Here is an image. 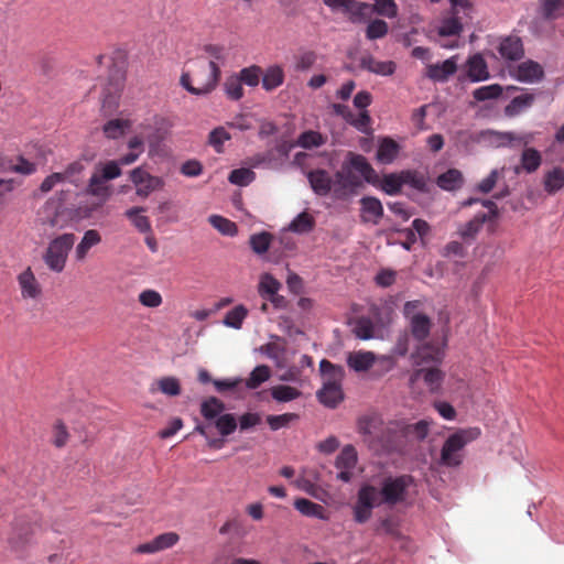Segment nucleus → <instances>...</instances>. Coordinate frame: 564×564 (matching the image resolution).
Wrapping results in <instances>:
<instances>
[{"instance_id": "obj_1", "label": "nucleus", "mask_w": 564, "mask_h": 564, "mask_svg": "<svg viewBox=\"0 0 564 564\" xmlns=\"http://www.w3.org/2000/svg\"><path fill=\"white\" fill-rule=\"evenodd\" d=\"M413 484L414 478L411 475H400L383 477L379 487L371 484L361 485L352 507L354 520L360 524L365 523L371 518L373 508L381 505L393 507L404 502Z\"/></svg>"}, {"instance_id": "obj_2", "label": "nucleus", "mask_w": 564, "mask_h": 564, "mask_svg": "<svg viewBox=\"0 0 564 564\" xmlns=\"http://www.w3.org/2000/svg\"><path fill=\"white\" fill-rule=\"evenodd\" d=\"M220 77L221 69L215 61L197 59L193 73H182L180 84L192 95L206 96L216 89Z\"/></svg>"}, {"instance_id": "obj_3", "label": "nucleus", "mask_w": 564, "mask_h": 564, "mask_svg": "<svg viewBox=\"0 0 564 564\" xmlns=\"http://www.w3.org/2000/svg\"><path fill=\"white\" fill-rule=\"evenodd\" d=\"M432 421L420 420L415 423L401 419L390 421L383 432L388 447L393 451L402 449L411 442H422L430 432Z\"/></svg>"}, {"instance_id": "obj_4", "label": "nucleus", "mask_w": 564, "mask_h": 564, "mask_svg": "<svg viewBox=\"0 0 564 564\" xmlns=\"http://www.w3.org/2000/svg\"><path fill=\"white\" fill-rule=\"evenodd\" d=\"M479 427L459 429L449 435L444 442L440 463L447 467H456L462 464V449L480 436Z\"/></svg>"}, {"instance_id": "obj_5", "label": "nucleus", "mask_w": 564, "mask_h": 564, "mask_svg": "<svg viewBox=\"0 0 564 564\" xmlns=\"http://www.w3.org/2000/svg\"><path fill=\"white\" fill-rule=\"evenodd\" d=\"M76 236L72 232L62 234L48 242L43 253V261L50 271L61 273L66 267L68 254L74 247Z\"/></svg>"}, {"instance_id": "obj_6", "label": "nucleus", "mask_w": 564, "mask_h": 564, "mask_svg": "<svg viewBox=\"0 0 564 564\" xmlns=\"http://www.w3.org/2000/svg\"><path fill=\"white\" fill-rule=\"evenodd\" d=\"M41 530L36 519L18 517L8 538V545L11 552L22 556L33 542V536Z\"/></svg>"}, {"instance_id": "obj_7", "label": "nucleus", "mask_w": 564, "mask_h": 564, "mask_svg": "<svg viewBox=\"0 0 564 564\" xmlns=\"http://www.w3.org/2000/svg\"><path fill=\"white\" fill-rule=\"evenodd\" d=\"M129 178L135 187L139 197L147 198L153 192L164 187V180L160 176L150 174L143 166H138L130 171Z\"/></svg>"}, {"instance_id": "obj_8", "label": "nucleus", "mask_w": 564, "mask_h": 564, "mask_svg": "<svg viewBox=\"0 0 564 564\" xmlns=\"http://www.w3.org/2000/svg\"><path fill=\"white\" fill-rule=\"evenodd\" d=\"M361 184L360 176L344 162L341 169L335 173L334 196L336 198H346L354 194Z\"/></svg>"}, {"instance_id": "obj_9", "label": "nucleus", "mask_w": 564, "mask_h": 564, "mask_svg": "<svg viewBox=\"0 0 564 564\" xmlns=\"http://www.w3.org/2000/svg\"><path fill=\"white\" fill-rule=\"evenodd\" d=\"M444 358V349L435 340L420 344L411 355L415 366L430 367L437 366Z\"/></svg>"}, {"instance_id": "obj_10", "label": "nucleus", "mask_w": 564, "mask_h": 564, "mask_svg": "<svg viewBox=\"0 0 564 564\" xmlns=\"http://www.w3.org/2000/svg\"><path fill=\"white\" fill-rule=\"evenodd\" d=\"M509 74L513 79L524 84H538L545 77L543 66L533 59H527L511 67Z\"/></svg>"}, {"instance_id": "obj_11", "label": "nucleus", "mask_w": 564, "mask_h": 564, "mask_svg": "<svg viewBox=\"0 0 564 564\" xmlns=\"http://www.w3.org/2000/svg\"><path fill=\"white\" fill-rule=\"evenodd\" d=\"M17 282L23 300L39 301L42 297L43 288L31 267L25 268L18 274Z\"/></svg>"}, {"instance_id": "obj_12", "label": "nucleus", "mask_w": 564, "mask_h": 564, "mask_svg": "<svg viewBox=\"0 0 564 564\" xmlns=\"http://www.w3.org/2000/svg\"><path fill=\"white\" fill-rule=\"evenodd\" d=\"M307 180L313 192L318 196H327L334 192V180L329 173L323 169L312 170L307 173Z\"/></svg>"}, {"instance_id": "obj_13", "label": "nucleus", "mask_w": 564, "mask_h": 564, "mask_svg": "<svg viewBox=\"0 0 564 564\" xmlns=\"http://www.w3.org/2000/svg\"><path fill=\"white\" fill-rule=\"evenodd\" d=\"M500 56L508 61H519L524 56L522 40L518 35H508L498 45Z\"/></svg>"}, {"instance_id": "obj_14", "label": "nucleus", "mask_w": 564, "mask_h": 564, "mask_svg": "<svg viewBox=\"0 0 564 564\" xmlns=\"http://www.w3.org/2000/svg\"><path fill=\"white\" fill-rule=\"evenodd\" d=\"M361 221L378 225L383 216V207L377 197L365 196L360 199Z\"/></svg>"}, {"instance_id": "obj_15", "label": "nucleus", "mask_w": 564, "mask_h": 564, "mask_svg": "<svg viewBox=\"0 0 564 564\" xmlns=\"http://www.w3.org/2000/svg\"><path fill=\"white\" fill-rule=\"evenodd\" d=\"M414 379H423L431 392H438L445 373L437 366L422 367L413 373Z\"/></svg>"}, {"instance_id": "obj_16", "label": "nucleus", "mask_w": 564, "mask_h": 564, "mask_svg": "<svg viewBox=\"0 0 564 564\" xmlns=\"http://www.w3.org/2000/svg\"><path fill=\"white\" fill-rule=\"evenodd\" d=\"M457 70V63L455 57H451L443 63L430 64L426 67L425 76L433 82H446L449 76L454 75Z\"/></svg>"}, {"instance_id": "obj_17", "label": "nucleus", "mask_w": 564, "mask_h": 564, "mask_svg": "<svg viewBox=\"0 0 564 564\" xmlns=\"http://www.w3.org/2000/svg\"><path fill=\"white\" fill-rule=\"evenodd\" d=\"M360 67L380 76H391L397 69L393 61H378L372 55H364L360 58Z\"/></svg>"}, {"instance_id": "obj_18", "label": "nucleus", "mask_w": 564, "mask_h": 564, "mask_svg": "<svg viewBox=\"0 0 564 564\" xmlns=\"http://www.w3.org/2000/svg\"><path fill=\"white\" fill-rule=\"evenodd\" d=\"M319 371L323 378V386H341L345 378L343 366L335 365L327 359L319 362Z\"/></svg>"}, {"instance_id": "obj_19", "label": "nucleus", "mask_w": 564, "mask_h": 564, "mask_svg": "<svg viewBox=\"0 0 564 564\" xmlns=\"http://www.w3.org/2000/svg\"><path fill=\"white\" fill-rule=\"evenodd\" d=\"M542 163L541 153L534 148H525L520 156V164L514 166V173L521 174L525 172L528 174L534 173Z\"/></svg>"}, {"instance_id": "obj_20", "label": "nucleus", "mask_w": 564, "mask_h": 564, "mask_svg": "<svg viewBox=\"0 0 564 564\" xmlns=\"http://www.w3.org/2000/svg\"><path fill=\"white\" fill-rule=\"evenodd\" d=\"M432 322L425 314H414L410 319L411 336L419 343L424 341L431 333Z\"/></svg>"}, {"instance_id": "obj_21", "label": "nucleus", "mask_w": 564, "mask_h": 564, "mask_svg": "<svg viewBox=\"0 0 564 564\" xmlns=\"http://www.w3.org/2000/svg\"><path fill=\"white\" fill-rule=\"evenodd\" d=\"M535 101V95L530 91H525L519 96L513 97L510 102L505 107V115L507 117H516L528 110L533 106Z\"/></svg>"}, {"instance_id": "obj_22", "label": "nucleus", "mask_w": 564, "mask_h": 564, "mask_svg": "<svg viewBox=\"0 0 564 564\" xmlns=\"http://www.w3.org/2000/svg\"><path fill=\"white\" fill-rule=\"evenodd\" d=\"M376 361L377 358L375 354L371 351L359 350L350 352L347 356L348 367L355 370L356 372L369 370L375 365Z\"/></svg>"}, {"instance_id": "obj_23", "label": "nucleus", "mask_w": 564, "mask_h": 564, "mask_svg": "<svg viewBox=\"0 0 564 564\" xmlns=\"http://www.w3.org/2000/svg\"><path fill=\"white\" fill-rule=\"evenodd\" d=\"M345 162L360 176V180L364 178L367 182L372 181L375 170L364 155L349 152L348 159Z\"/></svg>"}, {"instance_id": "obj_24", "label": "nucleus", "mask_w": 564, "mask_h": 564, "mask_svg": "<svg viewBox=\"0 0 564 564\" xmlns=\"http://www.w3.org/2000/svg\"><path fill=\"white\" fill-rule=\"evenodd\" d=\"M467 75L471 82H481L489 78L488 66L480 54L470 56L467 61Z\"/></svg>"}, {"instance_id": "obj_25", "label": "nucleus", "mask_w": 564, "mask_h": 564, "mask_svg": "<svg viewBox=\"0 0 564 564\" xmlns=\"http://www.w3.org/2000/svg\"><path fill=\"white\" fill-rule=\"evenodd\" d=\"M262 88L267 91H272L284 83V69L280 65H271L261 75Z\"/></svg>"}, {"instance_id": "obj_26", "label": "nucleus", "mask_w": 564, "mask_h": 564, "mask_svg": "<svg viewBox=\"0 0 564 564\" xmlns=\"http://www.w3.org/2000/svg\"><path fill=\"white\" fill-rule=\"evenodd\" d=\"M101 242V236L96 229L87 230L80 242L75 248V259L79 262L84 261L89 250Z\"/></svg>"}, {"instance_id": "obj_27", "label": "nucleus", "mask_w": 564, "mask_h": 564, "mask_svg": "<svg viewBox=\"0 0 564 564\" xmlns=\"http://www.w3.org/2000/svg\"><path fill=\"white\" fill-rule=\"evenodd\" d=\"M317 398L325 406L334 409L344 399L343 388L341 386H323L317 391Z\"/></svg>"}, {"instance_id": "obj_28", "label": "nucleus", "mask_w": 564, "mask_h": 564, "mask_svg": "<svg viewBox=\"0 0 564 564\" xmlns=\"http://www.w3.org/2000/svg\"><path fill=\"white\" fill-rule=\"evenodd\" d=\"M490 220V217L486 213H479L475 215L473 219L460 226L458 235L465 240H473L480 231L482 225Z\"/></svg>"}, {"instance_id": "obj_29", "label": "nucleus", "mask_w": 564, "mask_h": 564, "mask_svg": "<svg viewBox=\"0 0 564 564\" xmlns=\"http://www.w3.org/2000/svg\"><path fill=\"white\" fill-rule=\"evenodd\" d=\"M543 188L549 195H554L564 188V171L561 167H553L543 176Z\"/></svg>"}, {"instance_id": "obj_30", "label": "nucleus", "mask_w": 564, "mask_h": 564, "mask_svg": "<svg viewBox=\"0 0 564 564\" xmlns=\"http://www.w3.org/2000/svg\"><path fill=\"white\" fill-rule=\"evenodd\" d=\"M281 288V283L270 273H263L260 278L258 285V292L260 296L269 299L271 302H275V295Z\"/></svg>"}, {"instance_id": "obj_31", "label": "nucleus", "mask_w": 564, "mask_h": 564, "mask_svg": "<svg viewBox=\"0 0 564 564\" xmlns=\"http://www.w3.org/2000/svg\"><path fill=\"white\" fill-rule=\"evenodd\" d=\"M399 150L400 147L394 140L384 138L378 148L377 160L380 163L390 164L397 158Z\"/></svg>"}, {"instance_id": "obj_32", "label": "nucleus", "mask_w": 564, "mask_h": 564, "mask_svg": "<svg viewBox=\"0 0 564 564\" xmlns=\"http://www.w3.org/2000/svg\"><path fill=\"white\" fill-rule=\"evenodd\" d=\"M106 180L101 178V175L99 172H95L88 182L87 186V193L102 198L107 199L110 196V186L106 184Z\"/></svg>"}, {"instance_id": "obj_33", "label": "nucleus", "mask_w": 564, "mask_h": 564, "mask_svg": "<svg viewBox=\"0 0 564 564\" xmlns=\"http://www.w3.org/2000/svg\"><path fill=\"white\" fill-rule=\"evenodd\" d=\"M463 183V175L456 169H449L437 177L436 184L445 191L459 188Z\"/></svg>"}, {"instance_id": "obj_34", "label": "nucleus", "mask_w": 564, "mask_h": 564, "mask_svg": "<svg viewBox=\"0 0 564 564\" xmlns=\"http://www.w3.org/2000/svg\"><path fill=\"white\" fill-rule=\"evenodd\" d=\"M143 212V207H132L127 209L124 215L140 232H151V223L147 216L141 215Z\"/></svg>"}, {"instance_id": "obj_35", "label": "nucleus", "mask_w": 564, "mask_h": 564, "mask_svg": "<svg viewBox=\"0 0 564 564\" xmlns=\"http://www.w3.org/2000/svg\"><path fill=\"white\" fill-rule=\"evenodd\" d=\"M323 2L333 10L343 8L347 12H352V14L359 15L364 14V12L369 8L365 2L355 3V0H323Z\"/></svg>"}, {"instance_id": "obj_36", "label": "nucleus", "mask_w": 564, "mask_h": 564, "mask_svg": "<svg viewBox=\"0 0 564 564\" xmlns=\"http://www.w3.org/2000/svg\"><path fill=\"white\" fill-rule=\"evenodd\" d=\"M270 377V367L267 365H259L250 372V376L245 380V383L248 389L254 390L263 382L268 381Z\"/></svg>"}, {"instance_id": "obj_37", "label": "nucleus", "mask_w": 564, "mask_h": 564, "mask_svg": "<svg viewBox=\"0 0 564 564\" xmlns=\"http://www.w3.org/2000/svg\"><path fill=\"white\" fill-rule=\"evenodd\" d=\"M130 126L129 120L111 119L102 126V132L108 139H118L126 133Z\"/></svg>"}, {"instance_id": "obj_38", "label": "nucleus", "mask_w": 564, "mask_h": 564, "mask_svg": "<svg viewBox=\"0 0 564 564\" xmlns=\"http://www.w3.org/2000/svg\"><path fill=\"white\" fill-rule=\"evenodd\" d=\"M225 404L216 397H209L200 404V413L206 420H214L221 415Z\"/></svg>"}, {"instance_id": "obj_39", "label": "nucleus", "mask_w": 564, "mask_h": 564, "mask_svg": "<svg viewBox=\"0 0 564 564\" xmlns=\"http://www.w3.org/2000/svg\"><path fill=\"white\" fill-rule=\"evenodd\" d=\"M358 460L357 451L352 445H346L336 458L335 466L338 469L355 468Z\"/></svg>"}, {"instance_id": "obj_40", "label": "nucleus", "mask_w": 564, "mask_h": 564, "mask_svg": "<svg viewBox=\"0 0 564 564\" xmlns=\"http://www.w3.org/2000/svg\"><path fill=\"white\" fill-rule=\"evenodd\" d=\"M208 221L215 229L225 236L234 237L238 234L237 225L228 218L219 215H212L208 218Z\"/></svg>"}, {"instance_id": "obj_41", "label": "nucleus", "mask_w": 564, "mask_h": 564, "mask_svg": "<svg viewBox=\"0 0 564 564\" xmlns=\"http://www.w3.org/2000/svg\"><path fill=\"white\" fill-rule=\"evenodd\" d=\"M224 90L226 96L231 100H240L243 97L242 83L237 74L230 75L224 83Z\"/></svg>"}, {"instance_id": "obj_42", "label": "nucleus", "mask_w": 564, "mask_h": 564, "mask_svg": "<svg viewBox=\"0 0 564 564\" xmlns=\"http://www.w3.org/2000/svg\"><path fill=\"white\" fill-rule=\"evenodd\" d=\"M401 177L403 185H409L412 188L421 192L425 191L426 188V177L421 172L413 170L402 171Z\"/></svg>"}, {"instance_id": "obj_43", "label": "nucleus", "mask_w": 564, "mask_h": 564, "mask_svg": "<svg viewBox=\"0 0 564 564\" xmlns=\"http://www.w3.org/2000/svg\"><path fill=\"white\" fill-rule=\"evenodd\" d=\"M314 225V218L308 213L303 212L291 221L289 229L293 232L305 234L311 231Z\"/></svg>"}, {"instance_id": "obj_44", "label": "nucleus", "mask_w": 564, "mask_h": 564, "mask_svg": "<svg viewBox=\"0 0 564 564\" xmlns=\"http://www.w3.org/2000/svg\"><path fill=\"white\" fill-rule=\"evenodd\" d=\"M325 142L326 138L323 137L319 132L308 130L301 133L296 144L303 149H313L323 145Z\"/></svg>"}, {"instance_id": "obj_45", "label": "nucleus", "mask_w": 564, "mask_h": 564, "mask_svg": "<svg viewBox=\"0 0 564 564\" xmlns=\"http://www.w3.org/2000/svg\"><path fill=\"white\" fill-rule=\"evenodd\" d=\"M261 75L262 68L258 65L245 67L240 69L239 73H237V76L239 77L241 83L250 87H256L259 85Z\"/></svg>"}, {"instance_id": "obj_46", "label": "nucleus", "mask_w": 564, "mask_h": 564, "mask_svg": "<svg viewBox=\"0 0 564 564\" xmlns=\"http://www.w3.org/2000/svg\"><path fill=\"white\" fill-rule=\"evenodd\" d=\"M272 235L267 231L254 234L250 237L249 243L252 251L257 254L265 253L271 245Z\"/></svg>"}, {"instance_id": "obj_47", "label": "nucleus", "mask_w": 564, "mask_h": 564, "mask_svg": "<svg viewBox=\"0 0 564 564\" xmlns=\"http://www.w3.org/2000/svg\"><path fill=\"white\" fill-rule=\"evenodd\" d=\"M294 506L304 516L316 517L319 519L324 518V516H323L324 508L321 505L315 503L308 499L300 498V499L295 500Z\"/></svg>"}, {"instance_id": "obj_48", "label": "nucleus", "mask_w": 564, "mask_h": 564, "mask_svg": "<svg viewBox=\"0 0 564 564\" xmlns=\"http://www.w3.org/2000/svg\"><path fill=\"white\" fill-rule=\"evenodd\" d=\"M247 315L248 310L243 305H237L226 314L224 318V324L228 327L239 329L241 328L242 322L247 317Z\"/></svg>"}, {"instance_id": "obj_49", "label": "nucleus", "mask_w": 564, "mask_h": 564, "mask_svg": "<svg viewBox=\"0 0 564 564\" xmlns=\"http://www.w3.org/2000/svg\"><path fill=\"white\" fill-rule=\"evenodd\" d=\"M271 395L278 402H289L297 399L301 391L291 386H275L271 389Z\"/></svg>"}, {"instance_id": "obj_50", "label": "nucleus", "mask_w": 564, "mask_h": 564, "mask_svg": "<svg viewBox=\"0 0 564 564\" xmlns=\"http://www.w3.org/2000/svg\"><path fill=\"white\" fill-rule=\"evenodd\" d=\"M230 133L224 127H217L209 132L208 143L217 153H221L224 151V143L230 140Z\"/></svg>"}, {"instance_id": "obj_51", "label": "nucleus", "mask_w": 564, "mask_h": 564, "mask_svg": "<svg viewBox=\"0 0 564 564\" xmlns=\"http://www.w3.org/2000/svg\"><path fill=\"white\" fill-rule=\"evenodd\" d=\"M541 7L546 20H555L563 14L564 0H542Z\"/></svg>"}, {"instance_id": "obj_52", "label": "nucleus", "mask_w": 564, "mask_h": 564, "mask_svg": "<svg viewBox=\"0 0 564 564\" xmlns=\"http://www.w3.org/2000/svg\"><path fill=\"white\" fill-rule=\"evenodd\" d=\"M215 426L221 436H228L236 431L237 421L234 414L226 413L216 419Z\"/></svg>"}, {"instance_id": "obj_53", "label": "nucleus", "mask_w": 564, "mask_h": 564, "mask_svg": "<svg viewBox=\"0 0 564 564\" xmlns=\"http://www.w3.org/2000/svg\"><path fill=\"white\" fill-rule=\"evenodd\" d=\"M403 186L401 172L387 174L382 178L381 188L388 195H397Z\"/></svg>"}, {"instance_id": "obj_54", "label": "nucleus", "mask_w": 564, "mask_h": 564, "mask_svg": "<svg viewBox=\"0 0 564 564\" xmlns=\"http://www.w3.org/2000/svg\"><path fill=\"white\" fill-rule=\"evenodd\" d=\"M373 11L388 19L398 17V6L394 0H373Z\"/></svg>"}, {"instance_id": "obj_55", "label": "nucleus", "mask_w": 564, "mask_h": 564, "mask_svg": "<svg viewBox=\"0 0 564 564\" xmlns=\"http://www.w3.org/2000/svg\"><path fill=\"white\" fill-rule=\"evenodd\" d=\"M502 94V87L498 84L481 86L474 90L473 96L478 101L498 98Z\"/></svg>"}, {"instance_id": "obj_56", "label": "nucleus", "mask_w": 564, "mask_h": 564, "mask_svg": "<svg viewBox=\"0 0 564 564\" xmlns=\"http://www.w3.org/2000/svg\"><path fill=\"white\" fill-rule=\"evenodd\" d=\"M388 23L383 20L376 19L368 24L366 29V36L368 40L382 39L388 34Z\"/></svg>"}, {"instance_id": "obj_57", "label": "nucleus", "mask_w": 564, "mask_h": 564, "mask_svg": "<svg viewBox=\"0 0 564 564\" xmlns=\"http://www.w3.org/2000/svg\"><path fill=\"white\" fill-rule=\"evenodd\" d=\"M228 180L231 184L247 186L254 180V173L245 167L236 169L230 172Z\"/></svg>"}, {"instance_id": "obj_58", "label": "nucleus", "mask_w": 564, "mask_h": 564, "mask_svg": "<svg viewBox=\"0 0 564 564\" xmlns=\"http://www.w3.org/2000/svg\"><path fill=\"white\" fill-rule=\"evenodd\" d=\"M355 335L364 340L370 339L373 337V324L370 318L360 317L356 321L354 326Z\"/></svg>"}, {"instance_id": "obj_59", "label": "nucleus", "mask_w": 564, "mask_h": 564, "mask_svg": "<svg viewBox=\"0 0 564 564\" xmlns=\"http://www.w3.org/2000/svg\"><path fill=\"white\" fill-rule=\"evenodd\" d=\"M463 29V25L458 18L451 17L447 19H444L442 21V24L438 29V34L441 36H452V35H458Z\"/></svg>"}, {"instance_id": "obj_60", "label": "nucleus", "mask_w": 564, "mask_h": 564, "mask_svg": "<svg viewBox=\"0 0 564 564\" xmlns=\"http://www.w3.org/2000/svg\"><path fill=\"white\" fill-rule=\"evenodd\" d=\"M139 302L145 307L155 308L162 304L163 299L158 291L147 289L139 294Z\"/></svg>"}, {"instance_id": "obj_61", "label": "nucleus", "mask_w": 564, "mask_h": 564, "mask_svg": "<svg viewBox=\"0 0 564 564\" xmlns=\"http://www.w3.org/2000/svg\"><path fill=\"white\" fill-rule=\"evenodd\" d=\"M299 416L295 413H284L280 415H268L267 423L269 424L272 431H278L282 427L288 426L292 421L296 420Z\"/></svg>"}, {"instance_id": "obj_62", "label": "nucleus", "mask_w": 564, "mask_h": 564, "mask_svg": "<svg viewBox=\"0 0 564 564\" xmlns=\"http://www.w3.org/2000/svg\"><path fill=\"white\" fill-rule=\"evenodd\" d=\"M317 61V54L314 51H304L295 56V69L307 70Z\"/></svg>"}, {"instance_id": "obj_63", "label": "nucleus", "mask_w": 564, "mask_h": 564, "mask_svg": "<svg viewBox=\"0 0 564 564\" xmlns=\"http://www.w3.org/2000/svg\"><path fill=\"white\" fill-rule=\"evenodd\" d=\"M178 541L180 535L176 532H165L154 538L159 552L173 547Z\"/></svg>"}, {"instance_id": "obj_64", "label": "nucleus", "mask_w": 564, "mask_h": 564, "mask_svg": "<svg viewBox=\"0 0 564 564\" xmlns=\"http://www.w3.org/2000/svg\"><path fill=\"white\" fill-rule=\"evenodd\" d=\"M159 389L166 395L175 397L181 393V386L176 378L165 377L159 381Z\"/></svg>"}]
</instances>
